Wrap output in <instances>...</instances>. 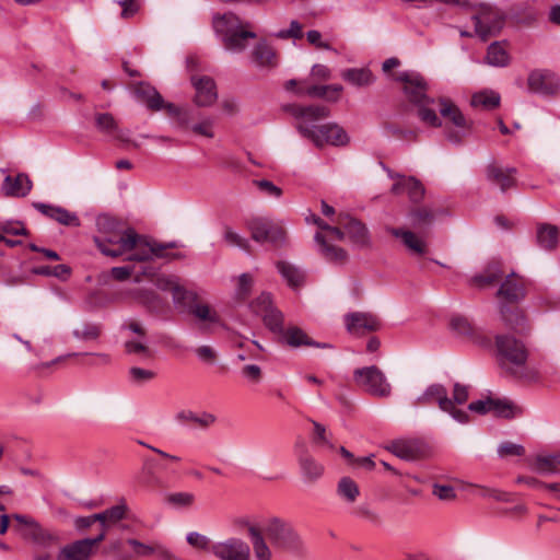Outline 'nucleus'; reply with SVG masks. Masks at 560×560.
<instances>
[{
    "label": "nucleus",
    "mask_w": 560,
    "mask_h": 560,
    "mask_svg": "<svg viewBox=\"0 0 560 560\" xmlns=\"http://www.w3.org/2000/svg\"><path fill=\"white\" fill-rule=\"evenodd\" d=\"M438 103L441 116L452 122L455 128V130H447L446 138L453 143H459L469 133L471 122L451 100L441 97Z\"/></svg>",
    "instance_id": "obj_11"
},
{
    "label": "nucleus",
    "mask_w": 560,
    "mask_h": 560,
    "mask_svg": "<svg viewBox=\"0 0 560 560\" xmlns=\"http://www.w3.org/2000/svg\"><path fill=\"white\" fill-rule=\"evenodd\" d=\"M129 508L127 502L121 499L119 503L106 509V529L117 526L121 521L127 520Z\"/></svg>",
    "instance_id": "obj_45"
},
{
    "label": "nucleus",
    "mask_w": 560,
    "mask_h": 560,
    "mask_svg": "<svg viewBox=\"0 0 560 560\" xmlns=\"http://www.w3.org/2000/svg\"><path fill=\"white\" fill-rule=\"evenodd\" d=\"M129 376L131 382L136 384H143L152 381L155 377V373L151 370H145L138 366H132L129 370Z\"/></svg>",
    "instance_id": "obj_54"
},
{
    "label": "nucleus",
    "mask_w": 560,
    "mask_h": 560,
    "mask_svg": "<svg viewBox=\"0 0 560 560\" xmlns=\"http://www.w3.org/2000/svg\"><path fill=\"white\" fill-rule=\"evenodd\" d=\"M264 533L277 549L298 552L302 550L303 542L294 528L281 518L273 517L267 521Z\"/></svg>",
    "instance_id": "obj_5"
},
{
    "label": "nucleus",
    "mask_w": 560,
    "mask_h": 560,
    "mask_svg": "<svg viewBox=\"0 0 560 560\" xmlns=\"http://www.w3.org/2000/svg\"><path fill=\"white\" fill-rule=\"evenodd\" d=\"M276 268L291 289L299 290L304 285L306 275L299 266L285 260H279L276 262Z\"/></svg>",
    "instance_id": "obj_23"
},
{
    "label": "nucleus",
    "mask_w": 560,
    "mask_h": 560,
    "mask_svg": "<svg viewBox=\"0 0 560 560\" xmlns=\"http://www.w3.org/2000/svg\"><path fill=\"white\" fill-rule=\"evenodd\" d=\"M336 224L342 226L351 242L359 247H368L371 238L368 228L359 220L349 214L340 213L335 220Z\"/></svg>",
    "instance_id": "obj_15"
},
{
    "label": "nucleus",
    "mask_w": 560,
    "mask_h": 560,
    "mask_svg": "<svg viewBox=\"0 0 560 560\" xmlns=\"http://www.w3.org/2000/svg\"><path fill=\"white\" fill-rule=\"evenodd\" d=\"M0 231L11 235H26L27 230L20 221H5L0 223Z\"/></svg>",
    "instance_id": "obj_60"
},
{
    "label": "nucleus",
    "mask_w": 560,
    "mask_h": 560,
    "mask_svg": "<svg viewBox=\"0 0 560 560\" xmlns=\"http://www.w3.org/2000/svg\"><path fill=\"white\" fill-rule=\"evenodd\" d=\"M433 402H436L442 411L450 413L455 421L463 424L469 421L468 413L453 406V401L448 398L446 387L441 384H432L428 386L417 398L415 406L431 405Z\"/></svg>",
    "instance_id": "obj_9"
},
{
    "label": "nucleus",
    "mask_w": 560,
    "mask_h": 560,
    "mask_svg": "<svg viewBox=\"0 0 560 560\" xmlns=\"http://www.w3.org/2000/svg\"><path fill=\"white\" fill-rule=\"evenodd\" d=\"M172 295L173 302L177 307H187L188 311L190 303L195 302L198 298L196 293L187 291L179 282L172 291Z\"/></svg>",
    "instance_id": "obj_49"
},
{
    "label": "nucleus",
    "mask_w": 560,
    "mask_h": 560,
    "mask_svg": "<svg viewBox=\"0 0 560 560\" xmlns=\"http://www.w3.org/2000/svg\"><path fill=\"white\" fill-rule=\"evenodd\" d=\"M396 80L404 83V92L408 101L418 106L420 120L431 127H440L442 125L441 119L435 110L430 107L435 101L427 96L428 84L425 80L413 71L400 72Z\"/></svg>",
    "instance_id": "obj_3"
},
{
    "label": "nucleus",
    "mask_w": 560,
    "mask_h": 560,
    "mask_svg": "<svg viewBox=\"0 0 560 560\" xmlns=\"http://www.w3.org/2000/svg\"><path fill=\"white\" fill-rule=\"evenodd\" d=\"M250 307L253 312L260 316L265 326L273 334L279 335L282 332L283 314L273 306L271 295L269 293H261L256 298Z\"/></svg>",
    "instance_id": "obj_13"
},
{
    "label": "nucleus",
    "mask_w": 560,
    "mask_h": 560,
    "mask_svg": "<svg viewBox=\"0 0 560 560\" xmlns=\"http://www.w3.org/2000/svg\"><path fill=\"white\" fill-rule=\"evenodd\" d=\"M500 314L502 320L510 329L516 332H523L525 330V317L518 307L502 305Z\"/></svg>",
    "instance_id": "obj_38"
},
{
    "label": "nucleus",
    "mask_w": 560,
    "mask_h": 560,
    "mask_svg": "<svg viewBox=\"0 0 560 560\" xmlns=\"http://www.w3.org/2000/svg\"><path fill=\"white\" fill-rule=\"evenodd\" d=\"M129 294L151 312H161L165 306L164 301L153 290L137 289L130 291Z\"/></svg>",
    "instance_id": "obj_35"
},
{
    "label": "nucleus",
    "mask_w": 560,
    "mask_h": 560,
    "mask_svg": "<svg viewBox=\"0 0 560 560\" xmlns=\"http://www.w3.org/2000/svg\"><path fill=\"white\" fill-rule=\"evenodd\" d=\"M475 26V33L482 40L500 33L505 23L504 14L490 5H481L478 13L471 18Z\"/></svg>",
    "instance_id": "obj_12"
},
{
    "label": "nucleus",
    "mask_w": 560,
    "mask_h": 560,
    "mask_svg": "<svg viewBox=\"0 0 560 560\" xmlns=\"http://www.w3.org/2000/svg\"><path fill=\"white\" fill-rule=\"evenodd\" d=\"M436 217V212L428 207H421L409 213L410 224L413 229H423L431 225Z\"/></svg>",
    "instance_id": "obj_43"
},
{
    "label": "nucleus",
    "mask_w": 560,
    "mask_h": 560,
    "mask_svg": "<svg viewBox=\"0 0 560 560\" xmlns=\"http://www.w3.org/2000/svg\"><path fill=\"white\" fill-rule=\"evenodd\" d=\"M34 208L59 224L74 228L80 226L81 224L79 217L74 212H70L62 207L36 202L34 203Z\"/></svg>",
    "instance_id": "obj_20"
},
{
    "label": "nucleus",
    "mask_w": 560,
    "mask_h": 560,
    "mask_svg": "<svg viewBox=\"0 0 560 560\" xmlns=\"http://www.w3.org/2000/svg\"><path fill=\"white\" fill-rule=\"evenodd\" d=\"M33 183L28 175L20 173L16 176L8 175L1 186V191L5 197L22 198L30 194Z\"/></svg>",
    "instance_id": "obj_21"
},
{
    "label": "nucleus",
    "mask_w": 560,
    "mask_h": 560,
    "mask_svg": "<svg viewBox=\"0 0 560 560\" xmlns=\"http://www.w3.org/2000/svg\"><path fill=\"white\" fill-rule=\"evenodd\" d=\"M452 328L460 335H470L472 332V326L470 322L463 316H455L451 320Z\"/></svg>",
    "instance_id": "obj_63"
},
{
    "label": "nucleus",
    "mask_w": 560,
    "mask_h": 560,
    "mask_svg": "<svg viewBox=\"0 0 560 560\" xmlns=\"http://www.w3.org/2000/svg\"><path fill=\"white\" fill-rule=\"evenodd\" d=\"M495 350L498 362L505 373L523 382L538 381V371L527 365L528 350L522 341L511 335H497Z\"/></svg>",
    "instance_id": "obj_2"
},
{
    "label": "nucleus",
    "mask_w": 560,
    "mask_h": 560,
    "mask_svg": "<svg viewBox=\"0 0 560 560\" xmlns=\"http://www.w3.org/2000/svg\"><path fill=\"white\" fill-rule=\"evenodd\" d=\"M287 109L296 119L295 128L300 135L311 140L317 148L326 144L345 145L349 142L347 132L337 124H315L329 116L330 113L326 106L290 105Z\"/></svg>",
    "instance_id": "obj_1"
},
{
    "label": "nucleus",
    "mask_w": 560,
    "mask_h": 560,
    "mask_svg": "<svg viewBox=\"0 0 560 560\" xmlns=\"http://www.w3.org/2000/svg\"><path fill=\"white\" fill-rule=\"evenodd\" d=\"M530 467L540 475L556 474L560 467V453L537 455L532 462Z\"/></svg>",
    "instance_id": "obj_36"
},
{
    "label": "nucleus",
    "mask_w": 560,
    "mask_h": 560,
    "mask_svg": "<svg viewBox=\"0 0 560 560\" xmlns=\"http://www.w3.org/2000/svg\"><path fill=\"white\" fill-rule=\"evenodd\" d=\"M92 552L90 541L84 538L63 546L57 560H89Z\"/></svg>",
    "instance_id": "obj_26"
},
{
    "label": "nucleus",
    "mask_w": 560,
    "mask_h": 560,
    "mask_svg": "<svg viewBox=\"0 0 560 560\" xmlns=\"http://www.w3.org/2000/svg\"><path fill=\"white\" fill-rule=\"evenodd\" d=\"M246 226L252 238L257 243H270L276 247L285 244V230L281 223L265 217H255L247 221Z\"/></svg>",
    "instance_id": "obj_7"
},
{
    "label": "nucleus",
    "mask_w": 560,
    "mask_h": 560,
    "mask_svg": "<svg viewBox=\"0 0 560 560\" xmlns=\"http://www.w3.org/2000/svg\"><path fill=\"white\" fill-rule=\"evenodd\" d=\"M525 450L521 444L512 442H503L498 446V454L500 457L506 456H522Z\"/></svg>",
    "instance_id": "obj_57"
},
{
    "label": "nucleus",
    "mask_w": 560,
    "mask_h": 560,
    "mask_svg": "<svg viewBox=\"0 0 560 560\" xmlns=\"http://www.w3.org/2000/svg\"><path fill=\"white\" fill-rule=\"evenodd\" d=\"M135 94L141 102L145 103L148 108L151 110H162L164 100L153 86L145 83H139L135 88Z\"/></svg>",
    "instance_id": "obj_32"
},
{
    "label": "nucleus",
    "mask_w": 560,
    "mask_h": 560,
    "mask_svg": "<svg viewBox=\"0 0 560 560\" xmlns=\"http://www.w3.org/2000/svg\"><path fill=\"white\" fill-rule=\"evenodd\" d=\"M127 353L139 354L144 358H150L151 352L143 340H129L125 342Z\"/></svg>",
    "instance_id": "obj_56"
},
{
    "label": "nucleus",
    "mask_w": 560,
    "mask_h": 560,
    "mask_svg": "<svg viewBox=\"0 0 560 560\" xmlns=\"http://www.w3.org/2000/svg\"><path fill=\"white\" fill-rule=\"evenodd\" d=\"M211 552L219 560H250L249 545L236 537L214 542Z\"/></svg>",
    "instance_id": "obj_14"
},
{
    "label": "nucleus",
    "mask_w": 560,
    "mask_h": 560,
    "mask_svg": "<svg viewBox=\"0 0 560 560\" xmlns=\"http://www.w3.org/2000/svg\"><path fill=\"white\" fill-rule=\"evenodd\" d=\"M223 240L230 246L238 247L240 249H242L248 254L252 252V245H250L249 241L246 237H244L241 234L233 231L229 226L224 228Z\"/></svg>",
    "instance_id": "obj_48"
},
{
    "label": "nucleus",
    "mask_w": 560,
    "mask_h": 560,
    "mask_svg": "<svg viewBox=\"0 0 560 560\" xmlns=\"http://www.w3.org/2000/svg\"><path fill=\"white\" fill-rule=\"evenodd\" d=\"M191 84L196 91L194 102L199 107H208L218 100L215 82L208 75H192Z\"/></svg>",
    "instance_id": "obj_16"
},
{
    "label": "nucleus",
    "mask_w": 560,
    "mask_h": 560,
    "mask_svg": "<svg viewBox=\"0 0 560 560\" xmlns=\"http://www.w3.org/2000/svg\"><path fill=\"white\" fill-rule=\"evenodd\" d=\"M281 341L291 348H299L301 346H312L318 348H326L328 345L313 341L301 328L296 326H289L283 328L279 334Z\"/></svg>",
    "instance_id": "obj_24"
},
{
    "label": "nucleus",
    "mask_w": 560,
    "mask_h": 560,
    "mask_svg": "<svg viewBox=\"0 0 560 560\" xmlns=\"http://www.w3.org/2000/svg\"><path fill=\"white\" fill-rule=\"evenodd\" d=\"M212 25L224 47L233 52L243 51L247 47L248 39L257 37L256 33L247 30L249 23L243 22L232 12L215 14Z\"/></svg>",
    "instance_id": "obj_4"
},
{
    "label": "nucleus",
    "mask_w": 560,
    "mask_h": 560,
    "mask_svg": "<svg viewBox=\"0 0 560 560\" xmlns=\"http://www.w3.org/2000/svg\"><path fill=\"white\" fill-rule=\"evenodd\" d=\"M299 466L303 480L308 485L315 483L324 475V466L307 452L299 456Z\"/></svg>",
    "instance_id": "obj_25"
},
{
    "label": "nucleus",
    "mask_w": 560,
    "mask_h": 560,
    "mask_svg": "<svg viewBox=\"0 0 560 560\" xmlns=\"http://www.w3.org/2000/svg\"><path fill=\"white\" fill-rule=\"evenodd\" d=\"M470 104L475 108L493 109L500 104V95L491 90L480 91L471 96Z\"/></svg>",
    "instance_id": "obj_41"
},
{
    "label": "nucleus",
    "mask_w": 560,
    "mask_h": 560,
    "mask_svg": "<svg viewBox=\"0 0 560 560\" xmlns=\"http://www.w3.org/2000/svg\"><path fill=\"white\" fill-rule=\"evenodd\" d=\"M347 330L354 336H362L380 328V320L371 313L354 312L345 316Z\"/></svg>",
    "instance_id": "obj_18"
},
{
    "label": "nucleus",
    "mask_w": 560,
    "mask_h": 560,
    "mask_svg": "<svg viewBox=\"0 0 560 560\" xmlns=\"http://www.w3.org/2000/svg\"><path fill=\"white\" fill-rule=\"evenodd\" d=\"M96 226L100 236H106L107 234L114 233L118 229H120V224L112 217L107 214L98 215L96 219Z\"/></svg>",
    "instance_id": "obj_51"
},
{
    "label": "nucleus",
    "mask_w": 560,
    "mask_h": 560,
    "mask_svg": "<svg viewBox=\"0 0 560 560\" xmlns=\"http://www.w3.org/2000/svg\"><path fill=\"white\" fill-rule=\"evenodd\" d=\"M195 497L189 492H176L167 497V502L175 506H189L192 504Z\"/></svg>",
    "instance_id": "obj_59"
},
{
    "label": "nucleus",
    "mask_w": 560,
    "mask_h": 560,
    "mask_svg": "<svg viewBox=\"0 0 560 560\" xmlns=\"http://www.w3.org/2000/svg\"><path fill=\"white\" fill-rule=\"evenodd\" d=\"M101 334V326L93 323H82L79 326H77L72 331L73 337L82 341H94L98 339Z\"/></svg>",
    "instance_id": "obj_46"
},
{
    "label": "nucleus",
    "mask_w": 560,
    "mask_h": 560,
    "mask_svg": "<svg viewBox=\"0 0 560 560\" xmlns=\"http://www.w3.org/2000/svg\"><path fill=\"white\" fill-rule=\"evenodd\" d=\"M258 189L266 196L280 198L282 189L276 186L272 182L267 179H259L254 182Z\"/></svg>",
    "instance_id": "obj_58"
},
{
    "label": "nucleus",
    "mask_w": 560,
    "mask_h": 560,
    "mask_svg": "<svg viewBox=\"0 0 560 560\" xmlns=\"http://www.w3.org/2000/svg\"><path fill=\"white\" fill-rule=\"evenodd\" d=\"M338 497L347 503H354L360 495L358 483L350 477H342L337 485Z\"/></svg>",
    "instance_id": "obj_39"
},
{
    "label": "nucleus",
    "mask_w": 560,
    "mask_h": 560,
    "mask_svg": "<svg viewBox=\"0 0 560 560\" xmlns=\"http://www.w3.org/2000/svg\"><path fill=\"white\" fill-rule=\"evenodd\" d=\"M502 277V271L497 264L489 265L483 273L475 276L471 279V284L478 288H485L493 284Z\"/></svg>",
    "instance_id": "obj_47"
},
{
    "label": "nucleus",
    "mask_w": 560,
    "mask_h": 560,
    "mask_svg": "<svg viewBox=\"0 0 560 560\" xmlns=\"http://www.w3.org/2000/svg\"><path fill=\"white\" fill-rule=\"evenodd\" d=\"M397 177H399L400 180L393 185L392 191L394 194L407 191L412 202H419L424 195V188L422 184L415 177L406 178L399 175H397Z\"/></svg>",
    "instance_id": "obj_31"
},
{
    "label": "nucleus",
    "mask_w": 560,
    "mask_h": 560,
    "mask_svg": "<svg viewBox=\"0 0 560 560\" xmlns=\"http://www.w3.org/2000/svg\"><path fill=\"white\" fill-rule=\"evenodd\" d=\"M189 314H191L199 323L202 330H208L210 326L220 323L218 312L208 303L201 302L198 298L189 305Z\"/></svg>",
    "instance_id": "obj_22"
},
{
    "label": "nucleus",
    "mask_w": 560,
    "mask_h": 560,
    "mask_svg": "<svg viewBox=\"0 0 560 560\" xmlns=\"http://www.w3.org/2000/svg\"><path fill=\"white\" fill-rule=\"evenodd\" d=\"M341 78L357 88H365L374 83L375 77L369 68H349L341 72Z\"/></svg>",
    "instance_id": "obj_33"
},
{
    "label": "nucleus",
    "mask_w": 560,
    "mask_h": 560,
    "mask_svg": "<svg viewBox=\"0 0 560 560\" xmlns=\"http://www.w3.org/2000/svg\"><path fill=\"white\" fill-rule=\"evenodd\" d=\"M498 294L508 302H518L525 296L524 283L514 273L509 275L501 284Z\"/></svg>",
    "instance_id": "obj_29"
},
{
    "label": "nucleus",
    "mask_w": 560,
    "mask_h": 560,
    "mask_svg": "<svg viewBox=\"0 0 560 560\" xmlns=\"http://www.w3.org/2000/svg\"><path fill=\"white\" fill-rule=\"evenodd\" d=\"M58 540L57 534L42 527L33 542L40 547L48 548L57 544Z\"/></svg>",
    "instance_id": "obj_55"
},
{
    "label": "nucleus",
    "mask_w": 560,
    "mask_h": 560,
    "mask_svg": "<svg viewBox=\"0 0 560 560\" xmlns=\"http://www.w3.org/2000/svg\"><path fill=\"white\" fill-rule=\"evenodd\" d=\"M345 235L346 231L338 224L337 226L330 225L326 233L316 232L314 241L319 255L329 262L343 264L348 258V254L343 248L335 245L332 242L342 241Z\"/></svg>",
    "instance_id": "obj_10"
},
{
    "label": "nucleus",
    "mask_w": 560,
    "mask_h": 560,
    "mask_svg": "<svg viewBox=\"0 0 560 560\" xmlns=\"http://www.w3.org/2000/svg\"><path fill=\"white\" fill-rule=\"evenodd\" d=\"M527 84L530 91L542 94L553 95L560 86L559 78L549 70H535L529 73Z\"/></svg>",
    "instance_id": "obj_17"
},
{
    "label": "nucleus",
    "mask_w": 560,
    "mask_h": 560,
    "mask_svg": "<svg viewBox=\"0 0 560 560\" xmlns=\"http://www.w3.org/2000/svg\"><path fill=\"white\" fill-rule=\"evenodd\" d=\"M353 380L360 388L372 396L386 398L392 394L390 384L376 365L354 370Z\"/></svg>",
    "instance_id": "obj_8"
},
{
    "label": "nucleus",
    "mask_w": 560,
    "mask_h": 560,
    "mask_svg": "<svg viewBox=\"0 0 560 560\" xmlns=\"http://www.w3.org/2000/svg\"><path fill=\"white\" fill-rule=\"evenodd\" d=\"M486 62L492 67H505L510 56L501 43L494 42L487 49Z\"/></svg>",
    "instance_id": "obj_42"
},
{
    "label": "nucleus",
    "mask_w": 560,
    "mask_h": 560,
    "mask_svg": "<svg viewBox=\"0 0 560 560\" xmlns=\"http://www.w3.org/2000/svg\"><path fill=\"white\" fill-rule=\"evenodd\" d=\"M491 412L501 418H515L523 413L522 407L508 398H491Z\"/></svg>",
    "instance_id": "obj_37"
},
{
    "label": "nucleus",
    "mask_w": 560,
    "mask_h": 560,
    "mask_svg": "<svg viewBox=\"0 0 560 560\" xmlns=\"http://www.w3.org/2000/svg\"><path fill=\"white\" fill-rule=\"evenodd\" d=\"M186 540L191 547L198 550L211 552V547L213 546V542L206 535H202L198 532H190L187 534Z\"/></svg>",
    "instance_id": "obj_50"
},
{
    "label": "nucleus",
    "mask_w": 560,
    "mask_h": 560,
    "mask_svg": "<svg viewBox=\"0 0 560 560\" xmlns=\"http://www.w3.org/2000/svg\"><path fill=\"white\" fill-rule=\"evenodd\" d=\"M126 542L131 547L136 557H150L154 553V544L148 545L133 538L127 539Z\"/></svg>",
    "instance_id": "obj_52"
},
{
    "label": "nucleus",
    "mask_w": 560,
    "mask_h": 560,
    "mask_svg": "<svg viewBox=\"0 0 560 560\" xmlns=\"http://www.w3.org/2000/svg\"><path fill=\"white\" fill-rule=\"evenodd\" d=\"M342 91V86L338 84L334 85H312L304 90H299V94H306L308 96L315 97H325L328 101H337L340 92Z\"/></svg>",
    "instance_id": "obj_40"
},
{
    "label": "nucleus",
    "mask_w": 560,
    "mask_h": 560,
    "mask_svg": "<svg viewBox=\"0 0 560 560\" xmlns=\"http://www.w3.org/2000/svg\"><path fill=\"white\" fill-rule=\"evenodd\" d=\"M253 62L258 67H276L278 63L277 54L265 40L259 42L252 51Z\"/></svg>",
    "instance_id": "obj_34"
},
{
    "label": "nucleus",
    "mask_w": 560,
    "mask_h": 560,
    "mask_svg": "<svg viewBox=\"0 0 560 560\" xmlns=\"http://www.w3.org/2000/svg\"><path fill=\"white\" fill-rule=\"evenodd\" d=\"M516 174L515 167H503L497 163H491L486 167L487 180L498 186L502 192L516 185Z\"/></svg>",
    "instance_id": "obj_19"
},
{
    "label": "nucleus",
    "mask_w": 560,
    "mask_h": 560,
    "mask_svg": "<svg viewBox=\"0 0 560 560\" xmlns=\"http://www.w3.org/2000/svg\"><path fill=\"white\" fill-rule=\"evenodd\" d=\"M537 242L545 249H553L558 242V229L551 224H541L537 229Z\"/></svg>",
    "instance_id": "obj_44"
},
{
    "label": "nucleus",
    "mask_w": 560,
    "mask_h": 560,
    "mask_svg": "<svg viewBox=\"0 0 560 560\" xmlns=\"http://www.w3.org/2000/svg\"><path fill=\"white\" fill-rule=\"evenodd\" d=\"M275 36L280 39H300L303 37V26L298 21L293 20L291 21L290 27L288 30H281L277 32Z\"/></svg>",
    "instance_id": "obj_53"
},
{
    "label": "nucleus",
    "mask_w": 560,
    "mask_h": 560,
    "mask_svg": "<svg viewBox=\"0 0 560 560\" xmlns=\"http://www.w3.org/2000/svg\"><path fill=\"white\" fill-rule=\"evenodd\" d=\"M140 242V240L138 241ZM175 247V243L170 244H147L145 246L139 245L137 243V246L133 249H137L135 254L129 255L126 260L129 261H147L152 258V256L155 257H168V255L165 254V250L167 248Z\"/></svg>",
    "instance_id": "obj_28"
},
{
    "label": "nucleus",
    "mask_w": 560,
    "mask_h": 560,
    "mask_svg": "<svg viewBox=\"0 0 560 560\" xmlns=\"http://www.w3.org/2000/svg\"><path fill=\"white\" fill-rule=\"evenodd\" d=\"M388 233L400 238L404 245L413 254L424 255L427 253L425 241L410 230L388 228Z\"/></svg>",
    "instance_id": "obj_27"
},
{
    "label": "nucleus",
    "mask_w": 560,
    "mask_h": 560,
    "mask_svg": "<svg viewBox=\"0 0 560 560\" xmlns=\"http://www.w3.org/2000/svg\"><path fill=\"white\" fill-rule=\"evenodd\" d=\"M214 121L212 118H206L200 122H197L191 126V130L195 133H198L200 136L207 137V138H213L214 133L212 131Z\"/></svg>",
    "instance_id": "obj_62"
},
{
    "label": "nucleus",
    "mask_w": 560,
    "mask_h": 560,
    "mask_svg": "<svg viewBox=\"0 0 560 560\" xmlns=\"http://www.w3.org/2000/svg\"><path fill=\"white\" fill-rule=\"evenodd\" d=\"M140 483L148 488H155L161 485V479L148 467H143L140 476Z\"/></svg>",
    "instance_id": "obj_64"
},
{
    "label": "nucleus",
    "mask_w": 560,
    "mask_h": 560,
    "mask_svg": "<svg viewBox=\"0 0 560 560\" xmlns=\"http://www.w3.org/2000/svg\"><path fill=\"white\" fill-rule=\"evenodd\" d=\"M433 494L442 501H452L456 498L455 489L447 485H433Z\"/></svg>",
    "instance_id": "obj_61"
},
{
    "label": "nucleus",
    "mask_w": 560,
    "mask_h": 560,
    "mask_svg": "<svg viewBox=\"0 0 560 560\" xmlns=\"http://www.w3.org/2000/svg\"><path fill=\"white\" fill-rule=\"evenodd\" d=\"M95 126L103 133L114 135L117 140L122 142H130L127 135L119 130L116 119L109 113L95 114Z\"/></svg>",
    "instance_id": "obj_30"
},
{
    "label": "nucleus",
    "mask_w": 560,
    "mask_h": 560,
    "mask_svg": "<svg viewBox=\"0 0 560 560\" xmlns=\"http://www.w3.org/2000/svg\"><path fill=\"white\" fill-rule=\"evenodd\" d=\"M139 241V235L131 229H118L106 236H95L94 243L102 254L119 257L132 250Z\"/></svg>",
    "instance_id": "obj_6"
}]
</instances>
